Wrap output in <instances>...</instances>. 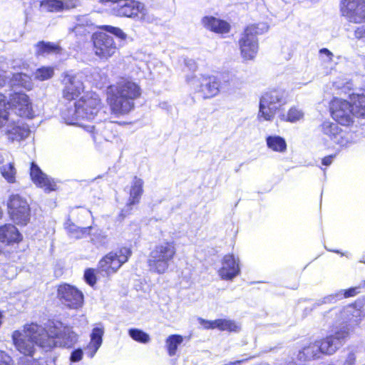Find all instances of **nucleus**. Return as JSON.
Listing matches in <instances>:
<instances>
[{
	"mask_svg": "<svg viewBox=\"0 0 365 365\" xmlns=\"http://www.w3.org/2000/svg\"><path fill=\"white\" fill-rule=\"evenodd\" d=\"M91 24V21L89 20L88 16H83L78 18L77 24H76V26L75 27V29L77 31L78 29V28L81 26H89Z\"/></svg>",
	"mask_w": 365,
	"mask_h": 365,
	"instance_id": "nucleus-47",
	"label": "nucleus"
},
{
	"mask_svg": "<svg viewBox=\"0 0 365 365\" xmlns=\"http://www.w3.org/2000/svg\"><path fill=\"white\" fill-rule=\"evenodd\" d=\"M268 29L269 26L264 22L250 24L245 29L238 41L241 56L245 60L255 58L259 48L257 36L263 34Z\"/></svg>",
	"mask_w": 365,
	"mask_h": 365,
	"instance_id": "nucleus-6",
	"label": "nucleus"
},
{
	"mask_svg": "<svg viewBox=\"0 0 365 365\" xmlns=\"http://www.w3.org/2000/svg\"><path fill=\"white\" fill-rule=\"evenodd\" d=\"M289 365H293V364H292V363H291V364H289Z\"/></svg>",
	"mask_w": 365,
	"mask_h": 365,
	"instance_id": "nucleus-61",
	"label": "nucleus"
},
{
	"mask_svg": "<svg viewBox=\"0 0 365 365\" xmlns=\"http://www.w3.org/2000/svg\"><path fill=\"white\" fill-rule=\"evenodd\" d=\"M354 35L359 39L365 40V25L357 28L355 30Z\"/></svg>",
	"mask_w": 365,
	"mask_h": 365,
	"instance_id": "nucleus-48",
	"label": "nucleus"
},
{
	"mask_svg": "<svg viewBox=\"0 0 365 365\" xmlns=\"http://www.w3.org/2000/svg\"><path fill=\"white\" fill-rule=\"evenodd\" d=\"M201 324L206 329L217 328L221 331H238L240 327L232 320L219 319L214 321L201 319Z\"/></svg>",
	"mask_w": 365,
	"mask_h": 365,
	"instance_id": "nucleus-28",
	"label": "nucleus"
},
{
	"mask_svg": "<svg viewBox=\"0 0 365 365\" xmlns=\"http://www.w3.org/2000/svg\"><path fill=\"white\" fill-rule=\"evenodd\" d=\"M335 157H336V155H329L324 157L322 160V164L325 166H329L332 163Z\"/></svg>",
	"mask_w": 365,
	"mask_h": 365,
	"instance_id": "nucleus-50",
	"label": "nucleus"
},
{
	"mask_svg": "<svg viewBox=\"0 0 365 365\" xmlns=\"http://www.w3.org/2000/svg\"><path fill=\"white\" fill-rule=\"evenodd\" d=\"M2 314L0 312V325L1 324Z\"/></svg>",
	"mask_w": 365,
	"mask_h": 365,
	"instance_id": "nucleus-59",
	"label": "nucleus"
},
{
	"mask_svg": "<svg viewBox=\"0 0 365 365\" xmlns=\"http://www.w3.org/2000/svg\"><path fill=\"white\" fill-rule=\"evenodd\" d=\"M22 236L15 225L5 224L0 226V242L11 245L21 241Z\"/></svg>",
	"mask_w": 365,
	"mask_h": 365,
	"instance_id": "nucleus-26",
	"label": "nucleus"
},
{
	"mask_svg": "<svg viewBox=\"0 0 365 365\" xmlns=\"http://www.w3.org/2000/svg\"><path fill=\"white\" fill-rule=\"evenodd\" d=\"M101 100L96 93L82 96L75 103L74 108H68L62 113L65 122L69 125L78 124L81 119L93 120L99 113Z\"/></svg>",
	"mask_w": 365,
	"mask_h": 365,
	"instance_id": "nucleus-3",
	"label": "nucleus"
},
{
	"mask_svg": "<svg viewBox=\"0 0 365 365\" xmlns=\"http://www.w3.org/2000/svg\"><path fill=\"white\" fill-rule=\"evenodd\" d=\"M3 214H4L3 210H2L1 207L0 206V219L2 218Z\"/></svg>",
	"mask_w": 365,
	"mask_h": 365,
	"instance_id": "nucleus-57",
	"label": "nucleus"
},
{
	"mask_svg": "<svg viewBox=\"0 0 365 365\" xmlns=\"http://www.w3.org/2000/svg\"><path fill=\"white\" fill-rule=\"evenodd\" d=\"M66 228L71 237L81 239L90 233L91 227H79L72 222H67Z\"/></svg>",
	"mask_w": 365,
	"mask_h": 365,
	"instance_id": "nucleus-33",
	"label": "nucleus"
},
{
	"mask_svg": "<svg viewBox=\"0 0 365 365\" xmlns=\"http://www.w3.org/2000/svg\"><path fill=\"white\" fill-rule=\"evenodd\" d=\"M0 365H14L12 358L7 353L1 350Z\"/></svg>",
	"mask_w": 365,
	"mask_h": 365,
	"instance_id": "nucleus-45",
	"label": "nucleus"
},
{
	"mask_svg": "<svg viewBox=\"0 0 365 365\" xmlns=\"http://www.w3.org/2000/svg\"><path fill=\"white\" fill-rule=\"evenodd\" d=\"M128 334L130 338L139 343L148 344L150 341L149 334L139 329H130L128 330Z\"/></svg>",
	"mask_w": 365,
	"mask_h": 365,
	"instance_id": "nucleus-38",
	"label": "nucleus"
},
{
	"mask_svg": "<svg viewBox=\"0 0 365 365\" xmlns=\"http://www.w3.org/2000/svg\"><path fill=\"white\" fill-rule=\"evenodd\" d=\"M95 54L100 58H108L113 56L116 51V45L112 36L99 32L92 37Z\"/></svg>",
	"mask_w": 365,
	"mask_h": 365,
	"instance_id": "nucleus-15",
	"label": "nucleus"
},
{
	"mask_svg": "<svg viewBox=\"0 0 365 365\" xmlns=\"http://www.w3.org/2000/svg\"><path fill=\"white\" fill-rule=\"evenodd\" d=\"M349 99L354 116L365 118V95L352 93L349 94Z\"/></svg>",
	"mask_w": 365,
	"mask_h": 365,
	"instance_id": "nucleus-29",
	"label": "nucleus"
},
{
	"mask_svg": "<svg viewBox=\"0 0 365 365\" xmlns=\"http://www.w3.org/2000/svg\"><path fill=\"white\" fill-rule=\"evenodd\" d=\"M267 145L269 148L274 151L282 153L287 149L285 140L278 135H270L266 139Z\"/></svg>",
	"mask_w": 365,
	"mask_h": 365,
	"instance_id": "nucleus-30",
	"label": "nucleus"
},
{
	"mask_svg": "<svg viewBox=\"0 0 365 365\" xmlns=\"http://www.w3.org/2000/svg\"><path fill=\"white\" fill-rule=\"evenodd\" d=\"M358 292H359L357 287H351L346 290H340L335 294H331L322 299H318L312 305V307L310 309L309 311L311 312L322 304H333L336 302L338 300L342 299L343 298L354 297L356 295Z\"/></svg>",
	"mask_w": 365,
	"mask_h": 365,
	"instance_id": "nucleus-25",
	"label": "nucleus"
},
{
	"mask_svg": "<svg viewBox=\"0 0 365 365\" xmlns=\"http://www.w3.org/2000/svg\"><path fill=\"white\" fill-rule=\"evenodd\" d=\"M4 161V158L2 155V153L0 152V165L2 164Z\"/></svg>",
	"mask_w": 365,
	"mask_h": 365,
	"instance_id": "nucleus-56",
	"label": "nucleus"
},
{
	"mask_svg": "<svg viewBox=\"0 0 365 365\" xmlns=\"http://www.w3.org/2000/svg\"><path fill=\"white\" fill-rule=\"evenodd\" d=\"M83 355V351L81 349H74L70 356V360L72 362H78L79 361Z\"/></svg>",
	"mask_w": 365,
	"mask_h": 365,
	"instance_id": "nucleus-46",
	"label": "nucleus"
},
{
	"mask_svg": "<svg viewBox=\"0 0 365 365\" xmlns=\"http://www.w3.org/2000/svg\"><path fill=\"white\" fill-rule=\"evenodd\" d=\"M0 173L2 177L9 182L14 183L16 182V169L14 164L8 163L0 167Z\"/></svg>",
	"mask_w": 365,
	"mask_h": 365,
	"instance_id": "nucleus-36",
	"label": "nucleus"
},
{
	"mask_svg": "<svg viewBox=\"0 0 365 365\" xmlns=\"http://www.w3.org/2000/svg\"><path fill=\"white\" fill-rule=\"evenodd\" d=\"M353 309V308H352V307H346V308L344 309V310H343L342 313H343V314H347V313L350 312H351V309Z\"/></svg>",
	"mask_w": 365,
	"mask_h": 365,
	"instance_id": "nucleus-54",
	"label": "nucleus"
},
{
	"mask_svg": "<svg viewBox=\"0 0 365 365\" xmlns=\"http://www.w3.org/2000/svg\"><path fill=\"white\" fill-rule=\"evenodd\" d=\"M341 12L342 16L351 23L365 22V1L342 0Z\"/></svg>",
	"mask_w": 365,
	"mask_h": 365,
	"instance_id": "nucleus-13",
	"label": "nucleus"
},
{
	"mask_svg": "<svg viewBox=\"0 0 365 365\" xmlns=\"http://www.w3.org/2000/svg\"><path fill=\"white\" fill-rule=\"evenodd\" d=\"M185 66L190 70V71H195L197 69V63L193 59H185Z\"/></svg>",
	"mask_w": 365,
	"mask_h": 365,
	"instance_id": "nucleus-49",
	"label": "nucleus"
},
{
	"mask_svg": "<svg viewBox=\"0 0 365 365\" xmlns=\"http://www.w3.org/2000/svg\"><path fill=\"white\" fill-rule=\"evenodd\" d=\"M319 53L323 56L324 55L327 58L328 61H331L332 60L333 53L327 48H324L319 50Z\"/></svg>",
	"mask_w": 365,
	"mask_h": 365,
	"instance_id": "nucleus-51",
	"label": "nucleus"
},
{
	"mask_svg": "<svg viewBox=\"0 0 365 365\" xmlns=\"http://www.w3.org/2000/svg\"><path fill=\"white\" fill-rule=\"evenodd\" d=\"M331 115L338 123L349 125L353 123L354 114L349 101L334 98L330 103Z\"/></svg>",
	"mask_w": 365,
	"mask_h": 365,
	"instance_id": "nucleus-14",
	"label": "nucleus"
},
{
	"mask_svg": "<svg viewBox=\"0 0 365 365\" xmlns=\"http://www.w3.org/2000/svg\"><path fill=\"white\" fill-rule=\"evenodd\" d=\"M63 96L68 101L76 99L83 91V84L76 75L66 74L63 79Z\"/></svg>",
	"mask_w": 365,
	"mask_h": 365,
	"instance_id": "nucleus-22",
	"label": "nucleus"
},
{
	"mask_svg": "<svg viewBox=\"0 0 365 365\" xmlns=\"http://www.w3.org/2000/svg\"><path fill=\"white\" fill-rule=\"evenodd\" d=\"M8 109L6 98L0 93V134L4 135L11 142L26 139L30 134L29 126L20 121L11 120Z\"/></svg>",
	"mask_w": 365,
	"mask_h": 365,
	"instance_id": "nucleus-4",
	"label": "nucleus"
},
{
	"mask_svg": "<svg viewBox=\"0 0 365 365\" xmlns=\"http://www.w3.org/2000/svg\"><path fill=\"white\" fill-rule=\"evenodd\" d=\"M245 360H238V361H231V362H229V365H240Z\"/></svg>",
	"mask_w": 365,
	"mask_h": 365,
	"instance_id": "nucleus-53",
	"label": "nucleus"
},
{
	"mask_svg": "<svg viewBox=\"0 0 365 365\" xmlns=\"http://www.w3.org/2000/svg\"><path fill=\"white\" fill-rule=\"evenodd\" d=\"M349 329L347 326H343L334 335L327 336L322 341H317L320 352L331 355L342 345L344 339L349 336Z\"/></svg>",
	"mask_w": 365,
	"mask_h": 365,
	"instance_id": "nucleus-17",
	"label": "nucleus"
},
{
	"mask_svg": "<svg viewBox=\"0 0 365 365\" xmlns=\"http://www.w3.org/2000/svg\"><path fill=\"white\" fill-rule=\"evenodd\" d=\"M103 2H108V1H111L113 4H115V2H118L120 1V0H101Z\"/></svg>",
	"mask_w": 365,
	"mask_h": 365,
	"instance_id": "nucleus-55",
	"label": "nucleus"
},
{
	"mask_svg": "<svg viewBox=\"0 0 365 365\" xmlns=\"http://www.w3.org/2000/svg\"><path fill=\"white\" fill-rule=\"evenodd\" d=\"M176 254L174 242L164 241L156 245L150 252L147 261L152 273L164 274L173 262Z\"/></svg>",
	"mask_w": 365,
	"mask_h": 365,
	"instance_id": "nucleus-5",
	"label": "nucleus"
},
{
	"mask_svg": "<svg viewBox=\"0 0 365 365\" xmlns=\"http://www.w3.org/2000/svg\"><path fill=\"white\" fill-rule=\"evenodd\" d=\"M288 96V91L281 88L265 92L259 101V117L272 120L276 112L287 103Z\"/></svg>",
	"mask_w": 365,
	"mask_h": 365,
	"instance_id": "nucleus-7",
	"label": "nucleus"
},
{
	"mask_svg": "<svg viewBox=\"0 0 365 365\" xmlns=\"http://www.w3.org/2000/svg\"><path fill=\"white\" fill-rule=\"evenodd\" d=\"M11 82L14 85L21 86L29 91L33 88L31 77L23 73H14L11 78Z\"/></svg>",
	"mask_w": 365,
	"mask_h": 365,
	"instance_id": "nucleus-34",
	"label": "nucleus"
},
{
	"mask_svg": "<svg viewBox=\"0 0 365 365\" xmlns=\"http://www.w3.org/2000/svg\"><path fill=\"white\" fill-rule=\"evenodd\" d=\"M183 341V337L179 334L170 335L165 340V346L168 355L170 356H175L179 345Z\"/></svg>",
	"mask_w": 365,
	"mask_h": 365,
	"instance_id": "nucleus-32",
	"label": "nucleus"
},
{
	"mask_svg": "<svg viewBox=\"0 0 365 365\" xmlns=\"http://www.w3.org/2000/svg\"><path fill=\"white\" fill-rule=\"evenodd\" d=\"M140 86L130 78H121L108 88V102L112 112L124 115L135 107V101L141 96Z\"/></svg>",
	"mask_w": 365,
	"mask_h": 365,
	"instance_id": "nucleus-2",
	"label": "nucleus"
},
{
	"mask_svg": "<svg viewBox=\"0 0 365 365\" xmlns=\"http://www.w3.org/2000/svg\"><path fill=\"white\" fill-rule=\"evenodd\" d=\"M104 334V327L101 324L92 329L90 335V342L85 348L86 354L90 359H92L103 343V336Z\"/></svg>",
	"mask_w": 365,
	"mask_h": 365,
	"instance_id": "nucleus-24",
	"label": "nucleus"
},
{
	"mask_svg": "<svg viewBox=\"0 0 365 365\" xmlns=\"http://www.w3.org/2000/svg\"><path fill=\"white\" fill-rule=\"evenodd\" d=\"M201 23L205 28L215 33L226 34L230 30V26L227 21L214 16H204Z\"/></svg>",
	"mask_w": 365,
	"mask_h": 365,
	"instance_id": "nucleus-27",
	"label": "nucleus"
},
{
	"mask_svg": "<svg viewBox=\"0 0 365 365\" xmlns=\"http://www.w3.org/2000/svg\"><path fill=\"white\" fill-rule=\"evenodd\" d=\"M144 5L133 0H120L112 4L111 11L117 16L135 18L142 13Z\"/></svg>",
	"mask_w": 365,
	"mask_h": 365,
	"instance_id": "nucleus-18",
	"label": "nucleus"
},
{
	"mask_svg": "<svg viewBox=\"0 0 365 365\" xmlns=\"http://www.w3.org/2000/svg\"><path fill=\"white\" fill-rule=\"evenodd\" d=\"M319 129L324 135L341 148H346L351 143L350 134L343 130L336 123L325 120Z\"/></svg>",
	"mask_w": 365,
	"mask_h": 365,
	"instance_id": "nucleus-12",
	"label": "nucleus"
},
{
	"mask_svg": "<svg viewBox=\"0 0 365 365\" xmlns=\"http://www.w3.org/2000/svg\"><path fill=\"white\" fill-rule=\"evenodd\" d=\"M101 29L108 33L114 35L121 41H124L127 38V35L118 27H115L110 25H104L101 26Z\"/></svg>",
	"mask_w": 365,
	"mask_h": 365,
	"instance_id": "nucleus-43",
	"label": "nucleus"
},
{
	"mask_svg": "<svg viewBox=\"0 0 365 365\" xmlns=\"http://www.w3.org/2000/svg\"><path fill=\"white\" fill-rule=\"evenodd\" d=\"M83 277L86 283L90 286H93L96 282V277L93 269H86Z\"/></svg>",
	"mask_w": 365,
	"mask_h": 365,
	"instance_id": "nucleus-44",
	"label": "nucleus"
},
{
	"mask_svg": "<svg viewBox=\"0 0 365 365\" xmlns=\"http://www.w3.org/2000/svg\"><path fill=\"white\" fill-rule=\"evenodd\" d=\"M319 347L317 341L314 344H309L308 346L304 347L301 354H302L305 359H312L319 357L320 354Z\"/></svg>",
	"mask_w": 365,
	"mask_h": 365,
	"instance_id": "nucleus-39",
	"label": "nucleus"
},
{
	"mask_svg": "<svg viewBox=\"0 0 365 365\" xmlns=\"http://www.w3.org/2000/svg\"><path fill=\"white\" fill-rule=\"evenodd\" d=\"M187 81L196 92L201 93L204 98H212L220 92V81L214 76L187 77Z\"/></svg>",
	"mask_w": 365,
	"mask_h": 365,
	"instance_id": "nucleus-9",
	"label": "nucleus"
},
{
	"mask_svg": "<svg viewBox=\"0 0 365 365\" xmlns=\"http://www.w3.org/2000/svg\"><path fill=\"white\" fill-rule=\"evenodd\" d=\"M41 5L51 12H59L69 9L68 2L61 0H44Z\"/></svg>",
	"mask_w": 365,
	"mask_h": 365,
	"instance_id": "nucleus-31",
	"label": "nucleus"
},
{
	"mask_svg": "<svg viewBox=\"0 0 365 365\" xmlns=\"http://www.w3.org/2000/svg\"><path fill=\"white\" fill-rule=\"evenodd\" d=\"M12 338L16 348L23 354L18 365H50L38 352L57 346L72 348L78 340L72 327L54 320L48 322L46 329L36 324L27 325L24 333L16 331Z\"/></svg>",
	"mask_w": 365,
	"mask_h": 365,
	"instance_id": "nucleus-1",
	"label": "nucleus"
},
{
	"mask_svg": "<svg viewBox=\"0 0 365 365\" xmlns=\"http://www.w3.org/2000/svg\"><path fill=\"white\" fill-rule=\"evenodd\" d=\"M10 103L19 116L30 119L34 117L31 103L26 94L14 93L11 95Z\"/></svg>",
	"mask_w": 365,
	"mask_h": 365,
	"instance_id": "nucleus-19",
	"label": "nucleus"
},
{
	"mask_svg": "<svg viewBox=\"0 0 365 365\" xmlns=\"http://www.w3.org/2000/svg\"><path fill=\"white\" fill-rule=\"evenodd\" d=\"M223 365H229V363H227V364H223Z\"/></svg>",
	"mask_w": 365,
	"mask_h": 365,
	"instance_id": "nucleus-60",
	"label": "nucleus"
},
{
	"mask_svg": "<svg viewBox=\"0 0 365 365\" xmlns=\"http://www.w3.org/2000/svg\"><path fill=\"white\" fill-rule=\"evenodd\" d=\"M326 249L328 250V251H330V252H335V253H337V254H340L341 256H346L347 257H349L348 255L346 254V253H343V252H341L339 250H329L328 248L326 247Z\"/></svg>",
	"mask_w": 365,
	"mask_h": 365,
	"instance_id": "nucleus-52",
	"label": "nucleus"
},
{
	"mask_svg": "<svg viewBox=\"0 0 365 365\" xmlns=\"http://www.w3.org/2000/svg\"><path fill=\"white\" fill-rule=\"evenodd\" d=\"M53 76V69L51 67H41L38 68L35 73V78L39 81H46Z\"/></svg>",
	"mask_w": 365,
	"mask_h": 365,
	"instance_id": "nucleus-41",
	"label": "nucleus"
},
{
	"mask_svg": "<svg viewBox=\"0 0 365 365\" xmlns=\"http://www.w3.org/2000/svg\"><path fill=\"white\" fill-rule=\"evenodd\" d=\"M240 273V260L232 254L224 256L222 267L218 271L220 277L225 280H232Z\"/></svg>",
	"mask_w": 365,
	"mask_h": 365,
	"instance_id": "nucleus-20",
	"label": "nucleus"
},
{
	"mask_svg": "<svg viewBox=\"0 0 365 365\" xmlns=\"http://www.w3.org/2000/svg\"><path fill=\"white\" fill-rule=\"evenodd\" d=\"M30 176L34 183L38 187L43 188L46 192H49L56 190L54 180L43 173L35 163L31 164Z\"/></svg>",
	"mask_w": 365,
	"mask_h": 365,
	"instance_id": "nucleus-21",
	"label": "nucleus"
},
{
	"mask_svg": "<svg viewBox=\"0 0 365 365\" xmlns=\"http://www.w3.org/2000/svg\"><path fill=\"white\" fill-rule=\"evenodd\" d=\"M131 254L130 249L128 247H121L115 251H112L100 260L98 268L106 275L113 274L128 260Z\"/></svg>",
	"mask_w": 365,
	"mask_h": 365,
	"instance_id": "nucleus-10",
	"label": "nucleus"
},
{
	"mask_svg": "<svg viewBox=\"0 0 365 365\" xmlns=\"http://www.w3.org/2000/svg\"><path fill=\"white\" fill-rule=\"evenodd\" d=\"M303 117V111L295 106L290 108L287 114L282 113L279 115L280 120L290 123L299 121Z\"/></svg>",
	"mask_w": 365,
	"mask_h": 365,
	"instance_id": "nucleus-35",
	"label": "nucleus"
},
{
	"mask_svg": "<svg viewBox=\"0 0 365 365\" xmlns=\"http://www.w3.org/2000/svg\"><path fill=\"white\" fill-rule=\"evenodd\" d=\"M143 180L136 176L134 177L130 189V196L125 207L122 210L121 215L126 216L132 210V206L139 203L143 192Z\"/></svg>",
	"mask_w": 365,
	"mask_h": 365,
	"instance_id": "nucleus-23",
	"label": "nucleus"
},
{
	"mask_svg": "<svg viewBox=\"0 0 365 365\" xmlns=\"http://www.w3.org/2000/svg\"><path fill=\"white\" fill-rule=\"evenodd\" d=\"M8 213L18 225H26L31 219V208L26 199L19 194L11 195L7 201Z\"/></svg>",
	"mask_w": 365,
	"mask_h": 365,
	"instance_id": "nucleus-8",
	"label": "nucleus"
},
{
	"mask_svg": "<svg viewBox=\"0 0 365 365\" xmlns=\"http://www.w3.org/2000/svg\"><path fill=\"white\" fill-rule=\"evenodd\" d=\"M91 242L99 248L108 245V237L103 230H96L91 234Z\"/></svg>",
	"mask_w": 365,
	"mask_h": 365,
	"instance_id": "nucleus-37",
	"label": "nucleus"
},
{
	"mask_svg": "<svg viewBox=\"0 0 365 365\" xmlns=\"http://www.w3.org/2000/svg\"><path fill=\"white\" fill-rule=\"evenodd\" d=\"M101 29L108 33L114 35L121 41H124L127 38V35L118 27H115L110 25H104L101 26Z\"/></svg>",
	"mask_w": 365,
	"mask_h": 365,
	"instance_id": "nucleus-42",
	"label": "nucleus"
},
{
	"mask_svg": "<svg viewBox=\"0 0 365 365\" xmlns=\"http://www.w3.org/2000/svg\"><path fill=\"white\" fill-rule=\"evenodd\" d=\"M84 128L87 132L91 134L94 141L101 140V138L106 141H112L117 135L116 125L111 121H102L86 125Z\"/></svg>",
	"mask_w": 365,
	"mask_h": 365,
	"instance_id": "nucleus-16",
	"label": "nucleus"
},
{
	"mask_svg": "<svg viewBox=\"0 0 365 365\" xmlns=\"http://www.w3.org/2000/svg\"><path fill=\"white\" fill-rule=\"evenodd\" d=\"M359 262L361 263H365V257H363Z\"/></svg>",
	"mask_w": 365,
	"mask_h": 365,
	"instance_id": "nucleus-58",
	"label": "nucleus"
},
{
	"mask_svg": "<svg viewBox=\"0 0 365 365\" xmlns=\"http://www.w3.org/2000/svg\"><path fill=\"white\" fill-rule=\"evenodd\" d=\"M57 297L61 303L69 309H78L83 304L82 292L69 284L63 283L58 287Z\"/></svg>",
	"mask_w": 365,
	"mask_h": 365,
	"instance_id": "nucleus-11",
	"label": "nucleus"
},
{
	"mask_svg": "<svg viewBox=\"0 0 365 365\" xmlns=\"http://www.w3.org/2000/svg\"><path fill=\"white\" fill-rule=\"evenodd\" d=\"M36 47L38 54L57 52L59 50L58 46L51 42L40 41L36 44Z\"/></svg>",
	"mask_w": 365,
	"mask_h": 365,
	"instance_id": "nucleus-40",
	"label": "nucleus"
}]
</instances>
